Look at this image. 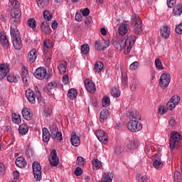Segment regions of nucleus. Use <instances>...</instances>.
Listing matches in <instances>:
<instances>
[{
	"mask_svg": "<svg viewBox=\"0 0 182 182\" xmlns=\"http://www.w3.org/2000/svg\"><path fill=\"white\" fill-rule=\"evenodd\" d=\"M0 42L1 46H3L4 49H8V48H9V41H8L6 35L4 32L0 33Z\"/></svg>",
	"mask_w": 182,
	"mask_h": 182,
	"instance_id": "nucleus-17",
	"label": "nucleus"
},
{
	"mask_svg": "<svg viewBox=\"0 0 182 182\" xmlns=\"http://www.w3.org/2000/svg\"><path fill=\"white\" fill-rule=\"evenodd\" d=\"M139 147V141L136 139L128 141L127 142V150H136Z\"/></svg>",
	"mask_w": 182,
	"mask_h": 182,
	"instance_id": "nucleus-23",
	"label": "nucleus"
},
{
	"mask_svg": "<svg viewBox=\"0 0 182 182\" xmlns=\"http://www.w3.org/2000/svg\"><path fill=\"white\" fill-rule=\"evenodd\" d=\"M103 63L100 62V61H97L96 62L95 65V73L97 72L98 73H100V72H102V70H103Z\"/></svg>",
	"mask_w": 182,
	"mask_h": 182,
	"instance_id": "nucleus-41",
	"label": "nucleus"
},
{
	"mask_svg": "<svg viewBox=\"0 0 182 182\" xmlns=\"http://www.w3.org/2000/svg\"><path fill=\"white\" fill-rule=\"evenodd\" d=\"M127 127L129 132L133 133H136V132H140L143 127L141 126V122L139 121H129L127 124Z\"/></svg>",
	"mask_w": 182,
	"mask_h": 182,
	"instance_id": "nucleus-4",
	"label": "nucleus"
},
{
	"mask_svg": "<svg viewBox=\"0 0 182 182\" xmlns=\"http://www.w3.org/2000/svg\"><path fill=\"white\" fill-rule=\"evenodd\" d=\"M11 119L16 124H19L21 122V115L19 114L13 113L11 115Z\"/></svg>",
	"mask_w": 182,
	"mask_h": 182,
	"instance_id": "nucleus-38",
	"label": "nucleus"
},
{
	"mask_svg": "<svg viewBox=\"0 0 182 182\" xmlns=\"http://www.w3.org/2000/svg\"><path fill=\"white\" fill-rule=\"evenodd\" d=\"M131 23L132 29L136 35H140V33L143 32L141 19H140V17H139V16H137L136 14H133L132 16Z\"/></svg>",
	"mask_w": 182,
	"mask_h": 182,
	"instance_id": "nucleus-2",
	"label": "nucleus"
},
{
	"mask_svg": "<svg viewBox=\"0 0 182 182\" xmlns=\"http://www.w3.org/2000/svg\"><path fill=\"white\" fill-rule=\"evenodd\" d=\"M9 73V66L6 65L5 64L0 65V79H4L6 77Z\"/></svg>",
	"mask_w": 182,
	"mask_h": 182,
	"instance_id": "nucleus-19",
	"label": "nucleus"
},
{
	"mask_svg": "<svg viewBox=\"0 0 182 182\" xmlns=\"http://www.w3.org/2000/svg\"><path fill=\"white\" fill-rule=\"evenodd\" d=\"M37 4L39 8L43 9L49 5V0H37Z\"/></svg>",
	"mask_w": 182,
	"mask_h": 182,
	"instance_id": "nucleus-37",
	"label": "nucleus"
},
{
	"mask_svg": "<svg viewBox=\"0 0 182 182\" xmlns=\"http://www.w3.org/2000/svg\"><path fill=\"white\" fill-rule=\"evenodd\" d=\"M74 173L75 176H82V173H83V171L82 170V168L77 167Z\"/></svg>",
	"mask_w": 182,
	"mask_h": 182,
	"instance_id": "nucleus-60",
	"label": "nucleus"
},
{
	"mask_svg": "<svg viewBox=\"0 0 182 182\" xmlns=\"http://www.w3.org/2000/svg\"><path fill=\"white\" fill-rule=\"evenodd\" d=\"M43 46H44V48H46V49H50V48H52V44H50V40H47L44 41Z\"/></svg>",
	"mask_w": 182,
	"mask_h": 182,
	"instance_id": "nucleus-61",
	"label": "nucleus"
},
{
	"mask_svg": "<svg viewBox=\"0 0 182 182\" xmlns=\"http://www.w3.org/2000/svg\"><path fill=\"white\" fill-rule=\"evenodd\" d=\"M172 14L174 15V16H180L182 14V5L178 4L173 9Z\"/></svg>",
	"mask_w": 182,
	"mask_h": 182,
	"instance_id": "nucleus-34",
	"label": "nucleus"
},
{
	"mask_svg": "<svg viewBox=\"0 0 182 182\" xmlns=\"http://www.w3.org/2000/svg\"><path fill=\"white\" fill-rule=\"evenodd\" d=\"M129 122H140L141 120V115L140 112L136 109H131L127 114Z\"/></svg>",
	"mask_w": 182,
	"mask_h": 182,
	"instance_id": "nucleus-7",
	"label": "nucleus"
},
{
	"mask_svg": "<svg viewBox=\"0 0 182 182\" xmlns=\"http://www.w3.org/2000/svg\"><path fill=\"white\" fill-rule=\"evenodd\" d=\"M71 144L75 146V147H77L80 145V139L77 135H76V132H73L71 134L70 138Z\"/></svg>",
	"mask_w": 182,
	"mask_h": 182,
	"instance_id": "nucleus-22",
	"label": "nucleus"
},
{
	"mask_svg": "<svg viewBox=\"0 0 182 182\" xmlns=\"http://www.w3.org/2000/svg\"><path fill=\"white\" fill-rule=\"evenodd\" d=\"M50 132H51V137L55 140V139H57L58 141H62L63 140V138L62 137V132H58V127L53 125L50 127Z\"/></svg>",
	"mask_w": 182,
	"mask_h": 182,
	"instance_id": "nucleus-14",
	"label": "nucleus"
},
{
	"mask_svg": "<svg viewBox=\"0 0 182 182\" xmlns=\"http://www.w3.org/2000/svg\"><path fill=\"white\" fill-rule=\"evenodd\" d=\"M21 79L24 85H26V83H28V79H29V73L28 72V69H26V67L25 66H23L21 70Z\"/></svg>",
	"mask_w": 182,
	"mask_h": 182,
	"instance_id": "nucleus-25",
	"label": "nucleus"
},
{
	"mask_svg": "<svg viewBox=\"0 0 182 182\" xmlns=\"http://www.w3.org/2000/svg\"><path fill=\"white\" fill-rule=\"evenodd\" d=\"M111 95L113 97H119L120 96V90L117 87H114L111 90Z\"/></svg>",
	"mask_w": 182,
	"mask_h": 182,
	"instance_id": "nucleus-43",
	"label": "nucleus"
},
{
	"mask_svg": "<svg viewBox=\"0 0 182 182\" xmlns=\"http://www.w3.org/2000/svg\"><path fill=\"white\" fill-rule=\"evenodd\" d=\"M48 160L50 166H52L53 167H55V166H58V164H59V158L58 157L56 149H53L51 151Z\"/></svg>",
	"mask_w": 182,
	"mask_h": 182,
	"instance_id": "nucleus-12",
	"label": "nucleus"
},
{
	"mask_svg": "<svg viewBox=\"0 0 182 182\" xmlns=\"http://www.w3.org/2000/svg\"><path fill=\"white\" fill-rule=\"evenodd\" d=\"M155 65L157 69L163 70V64L161 63V60L159 58H156Z\"/></svg>",
	"mask_w": 182,
	"mask_h": 182,
	"instance_id": "nucleus-52",
	"label": "nucleus"
},
{
	"mask_svg": "<svg viewBox=\"0 0 182 182\" xmlns=\"http://www.w3.org/2000/svg\"><path fill=\"white\" fill-rule=\"evenodd\" d=\"M62 82L64 85H68L69 83V75H64L63 76Z\"/></svg>",
	"mask_w": 182,
	"mask_h": 182,
	"instance_id": "nucleus-58",
	"label": "nucleus"
},
{
	"mask_svg": "<svg viewBox=\"0 0 182 182\" xmlns=\"http://www.w3.org/2000/svg\"><path fill=\"white\" fill-rule=\"evenodd\" d=\"M29 130V127L26 124H21L18 127V133L20 134H26Z\"/></svg>",
	"mask_w": 182,
	"mask_h": 182,
	"instance_id": "nucleus-35",
	"label": "nucleus"
},
{
	"mask_svg": "<svg viewBox=\"0 0 182 182\" xmlns=\"http://www.w3.org/2000/svg\"><path fill=\"white\" fill-rule=\"evenodd\" d=\"M28 26L30 28H32V29H33L34 28H36V21L35 20V18H31L28 20Z\"/></svg>",
	"mask_w": 182,
	"mask_h": 182,
	"instance_id": "nucleus-46",
	"label": "nucleus"
},
{
	"mask_svg": "<svg viewBox=\"0 0 182 182\" xmlns=\"http://www.w3.org/2000/svg\"><path fill=\"white\" fill-rule=\"evenodd\" d=\"M26 97H27L28 102L31 103V105L35 104V99H36V95H35V92L32 90H27L26 91Z\"/></svg>",
	"mask_w": 182,
	"mask_h": 182,
	"instance_id": "nucleus-20",
	"label": "nucleus"
},
{
	"mask_svg": "<svg viewBox=\"0 0 182 182\" xmlns=\"http://www.w3.org/2000/svg\"><path fill=\"white\" fill-rule=\"evenodd\" d=\"M113 45L116 49H118V50H122V46H120V38H118L117 41H114Z\"/></svg>",
	"mask_w": 182,
	"mask_h": 182,
	"instance_id": "nucleus-50",
	"label": "nucleus"
},
{
	"mask_svg": "<svg viewBox=\"0 0 182 182\" xmlns=\"http://www.w3.org/2000/svg\"><path fill=\"white\" fill-rule=\"evenodd\" d=\"M114 152H115V154H117V156L122 154V153H123V149H122V146H116L114 149Z\"/></svg>",
	"mask_w": 182,
	"mask_h": 182,
	"instance_id": "nucleus-57",
	"label": "nucleus"
},
{
	"mask_svg": "<svg viewBox=\"0 0 182 182\" xmlns=\"http://www.w3.org/2000/svg\"><path fill=\"white\" fill-rule=\"evenodd\" d=\"M52 16L53 15L50 14V12H49V11H45L43 12V18L46 21H50L52 19Z\"/></svg>",
	"mask_w": 182,
	"mask_h": 182,
	"instance_id": "nucleus-49",
	"label": "nucleus"
},
{
	"mask_svg": "<svg viewBox=\"0 0 182 182\" xmlns=\"http://www.w3.org/2000/svg\"><path fill=\"white\" fill-rule=\"evenodd\" d=\"M32 167L36 181H41L42 180V168L41 164L38 161H34Z\"/></svg>",
	"mask_w": 182,
	"mask_h": 182,
	"instance_id": "nucleus-3",
	"label": "nucleus"
},
{
	"mask_svg": "<svg viewBox=\"0 0 182 182\" xmlns=\"http://www.w3.org/2000/svg\"><path fill=\"white\" fill-rule=\"evenodd\" d=\"M68 63L66 62L61 63L58 65V70L61 75H65L66 73V65Z\"/></svg>",
	"mask_w": 182,
	"mask_h": 182,
	"instance_id": "nucleus-40",
	"label": "nucleus"
},
{
	"mask_svg": "<svg viewBox=\"0 0 182 182\" xmlns=\"http://www.w3.org/2000/svg\"><path fill=\"white\" fill-rule=\"evenodd\" d=\"M109 116V110L107 109H103L100 113V122L103 123L105 120H107Z\"/></svg>",
	"mask_w": 182,
	"mask_h": 182,
	"instance_id": "nucleus-26",
	"label": "nucleus"
},
{
	"mask_svg": "<svg viewBox=\"0 0 182 182\" xmlns=\"http://www.w3.org/2000/svg\"><path fill=\"white\" fill-rule=\"evenodd\" d=\"M18 80H19V75H18L7 76V80L10 83H17Z\"/></svg>",
	"mask_w": 182,
	"mask_h": 182,
	"instance_id": "nucleus-39",
	"label": "nucleus"
},
{
	"mask_svg": "<svg viewBox=\"0 0 182 182\" xmlns=\"http://www.w3.org/2000/svg\"><path fill=\"white\" fill-rule=\"evenodd\" d=\"M110 46V41L109 40H102L100 42L96 41L95 42V48L96 50H105Z\"/></svg>",
	"mask_w": 182,
	"mask_h": 182,
	"instance_id": "nucleus-10",
	"label": "nucleus"
},
{
	"mask_svg": "<svg viewBox=\"0 0 182 182\" xmlns=\"http://www.w3.org/2000/svg\"><path fill=\"white\" fill-rule=\"evenodd\" d=\"M77 164L78 166H83L85 164V159L82 156H78L77 158Z\"/></svg>",
	"mask_w": 182,
	"mask_h": 182,
	"instance_id": "nucleus-53",
	"label": "nucleus"
},
{
	"mask_svg": "<svg viewBox=\"0 0 182 182\" xmlns=\"http://www.w3.org/2000/svg\"><path fill=\"white\" fill-rule=\"evenodd\" d=\"M36 50L32 49L28 54V62L33 63L36 60Z\"/></svg>",
	"mask_w": 182,
	"mask_h": 182,
	"instance_id": "nucleus-29",
	"label": "nucleus"
},
{
	"mask_svg": "<svg viewBox=\"0 0 182 182\" xmlns=\"http://www.w3.org/2000/svg\"><path fill=\"white\" fill-rule=\"evenodd\" d=\"M90 50V48L89 47V44H83L81 46L82 55H87Z\"/></svg>",
	"mask_w": 182,
	"mask_h": 182,
	"instance_id": "nucleus-42",
	"label": "nucleus"
},
{
	"mask_svg": "<svg viewBox=\"0 0 182 182\" xmlns=\"http://www.w3.org/2000/svg\"><path fill=\"white\" fill-rule=\"evenodd\" d=\"M49 140H50V133L49 130H48V128L44 127L43 129V141H45V143H48Z\"/></svg>",
	"mask_w": 182,
	"mask_h": 182,
	"instance_id": "nucleus-32",
	"label": "nucleus"
},
{
	"mask_svg": "<svg viewBox=\"0 0 182 182\" xmlns=\"http://www.w3.org/2000/svg\"><path fill=\"white\" fill-rule=\"evenodd\" d=\"M129 40L127 41L123 38H119V45L121 46V50L124 49V55H129L130 53V50H132V46L129 44Z\"/></svg>",
	"mask_w": 182,
	"mask_h": 182,
	"instance_id": "nucleus-9",
	"label": "nucleus"
},
{
	"mask_svg": "<svg viewBox=\"0 0 182 182\" xmlns=\"http://www.w3.org/2000/svg\"><path fill=\"white\" fill-rule=\"evenodd\" d=\"M95 134L97 138L101 143H103L104 144H107V136H106V133L102 129L97 130Z\"/></svg>",
	"mask_w": 182,
	"mask_h": 182,
	"instance_id": "nucleus-16",
	"label": "nucleus"
},
{
	"mask_svg": "<svg viewBox=\"0 0 182 182\" xmlns=\"http://www.w3.org/2000/svg\"><path fill=\"white\" fill-rule=\"evenodd\" d=\"M10 5L13 9H11V18H14L13 15H15V18H16L17 14H20V18L22 16V13L21 12V10H19V1L16 0H9Z\"/></svg>",
	"mask_w": 182,
	"mask_h": 182,
	"instance_id": "nucleus-5",
	"label": "nucleus"
},
{
	"mask_svg": "<svg viewBox=\"0 0 182 182\" xmlns=\"http://www.w3.org/2000/svg\"><path fill=\"white\" fill-rule=\"evenodd\" d=\"M137 68H139V62L135 61L130 66L129 69L131 70H136Z\"/></svg>",
	"mask_w": 182,
	"mask_h": 182,
	"instance_id": "nucleus-54",
	"label": "nucleus"
},
{
	"mask_svg": "<svg viewBox=\"0 0 182 182\" xmlns=\"http://www.w3.org/2000/svg\"><path fill=\"white\" fill-rule=\"evenodd\" d=\"M10 35L11 36V41L21 38V33H19V30H18V25L21 23V14L18 13L16 16L13 14V18H10Z\"/></svg>",
	"mask_w": 182,
	"mask_h": 182,
	"instance_id": "nucleus-1",
	"label": "nucleus"
},
{
	"mask_svg": "<svg viewBox=\"0 0 182 182\" xmlns=\"http://www.w3.org/2000/svg\"><path fill=\"white\" fill-rule=\"evenodd\" d=\"M170 74L168 73H164L161 75L160 80H159V85L162 89H166L170 85Z\"/></svg>",
	"mask_w": 182,
	"mask_h": 182,
	"instance_id": "nucleus-8",
	"label": "nucleus"
},
{
	"mask_svg": "<svg viewBox=\"0 0 182 182\" xmlns=\"http://www.w3.org/2000/svg\"><path fill=\"white\" fill-rule=\"evenodd\" d=\"M129 31V25L127 23L122 24L119 26L118 32L121 36H124Z\"/></svg>",
	"mask_w": 182,
	"mask_h": 182,
	"instance_id": "nucleus-27",
	"label": "nucleus"
},
{
	"mask_svg": "<svg viewBox=\"0 0 182 182\" xmlns=\"http://www.w3.org/2000/svg\"><path fill=\"white\" fill-rule=\"evenodd\" d=\"M26 164V160L22 156L18 157L16 159V165L17 167H20V168L25 167Z\"/></svg>",
	"mask_w": 182,
	"mask_h": 182,
	"instance_id": "nucleus-31",
	"label": "nucleus"
},
{
	"mask_svg": "<svg viewBox=\"0 0 182 182\" xmlns=\"http://www.w3.org/2000/svg\"><path fill=\"white\" fill-rule=\"evenodd\" d=\"M177 143H178L177 142V141L170 139L169 146L172 150H174V149H176V146H177Z\"/></svg>",
	"mask_w": 182,
	"mask_h": 182,
	"instance_id": "nucleus-55",
	"label": "nucleus"
},
{
	"mask_svg": "<svg viewBox=\"0 0 182 182\" xmlns=\"http://www.w3.org/2000/svg\"><path fill=\"white\" fill-rule=\"evenodd\" d=\"M176 33H178V35H181L182 33V23H180L178 25L175 29Z\"/></svg>",
	"mask_w": 182,
	"mask_h": 182,
	"instance_id": "nucleus-63",
	"label": "nucleus"
},
{
	"mask_svg": "<svg viewBox=\"0 0 182 182\" xmlns=\"http://www.w3.org/2000/svg\"><path fill=\"white\" fill-rule=\"evenodd\" d=\"M52 113V109L50 108H47L45 112H44V116L46 117H49L50 116V114Z\"/></svg>",
	"mask_w": 182,
	"mask_h": 182,
	"instance_id": "nucleus-64",
	"label": "nucleus"
},
{
	"mask_svg": "<svg viewBox=\"0 0 182 182\" xmlns=\"http://www.w3.org/2000/svg\"><path fill=\"white\" fill-rule=\"evenodd\" d=\"M22 116L25 120H32L33 117V113L29 108H23L21 111Z\"/></svg>",
	"mask_w": 182,
	"mask_h": 182,
	"instance_id": "nucleus-18",
	"label": "nucleus"
},
{
	"mask_svg": "<svg viewBox=\"0 0 182 182\" xmlns=\"http://www.w3.org/2000/svg\"><path fill=\"white\" fill-rule=\"evenodd\" d=\"M180 103V97L178 95H173L169 100L166 105V108L168 110H173Z\"/></svg>",
	"mask_w": 182,
	"mask_h": 182,
	"instance_id": "nucleus-11",
	"label": "nucleus"
},
{
	"mask_svg": "<svg viewBox=\"0 0 182 182\" xmlns=\"http://www.w3.org/2000/svg\"><path fill=\"white\" fill-rule=\"evenodd\" d=\"M176 5V0H167L168 8H173Z\"/></svg>",
	"mask_w": 182,
	"mask_h": 182,
	"instance_id": "nucleus-62",
	"label": "nucleus"
},
{
	"mask_svg": "<svg viewBox=\"0 0 182 182\" xmlns=\"http://www.w3.org/2000/svg\"><path fill=\"white\" fill-rule=\"evenodd\" d=\"M92 164L93 167H95V168H97V170H99V168H100V167H102V162L100 161H99V159H97L92 160Z\"/></svg>",
	"mask_w": 182,
	"mask_h": 182,
	"instance_id": "nucleus-44",
	"label": "nucleus"
},
{
	"mask_svg": "<svg viewBox=\"0 0 182 182\" xmlns=\"http://www.w3.org/2000/svg\"><path fill=\"white\" fill-rule=\"evenodd\" d=\"M85 86L87 92L93 95L95 92H96V85L93 83V81L90 80V79H86L84 81Z\"/></svg>",
	"mask_w": 182,
	"mask_h": 182,
	"instance_id": "nucleus-15",
	"label": "nucleus"
},
{
	"mask_svg": "<svg viewBox=\"0 0 182 182\" xmlns=\"http://www.w3.org/2000/svg\"><path fill=\"white\" fill-rule=\"evenodd\" d=\"M102 103L103 107H107L108 106H110V99H109L107 96H104Z\"/></svg>",
	"mask_w": 182,
	"mask_h": 182,
	"instance_id": "nucleus-45",
	"label": "nucleus"
},
{
	"mask_svg": "<svg viewBox=\"0 0 182 182\" xmlns=\"http://www.w3.org/2000/svg\"><path fill=\"white\" fill-rule=\"evenodd\" d=\"M126 40L129 41L128 45H129V46H132V45H134V42H136V37L135 36H131Z\"/></svg>",
	"mask_w": 182,
	"mask_h": 182,
	"instance_id": "nucleus-51",
	"label": "nucleus"
},
{
	"mask_svg": "<svg viewBox=\"0 0 182 182\" xmlns=\"http://www.w3.org/2000/svg\"><path fill=\"white\" fill-rule=\"evenodd\" d=\"M174 181L175 182L181 181V173L178 171H176L174 173Z\"/></svg>",
	"mask_w": 182,
	"mask_h": 182,
	"instance_id": "nucleus-48",
	"label": "nucleus"
},
{
	"mask_svg": "<svg viewBox=\"0 0 182 182\" xmlns=\"http://www.w3.org/2000/svg\"><path fill=\"white\" fill-rule=\"evenodd\" d=\"M160 33L164 39H168L170 37V28L167 26H164L160 29Z\"/></svg>",
	"mask_w": 182,
	"mask_h": 182,
	"instance_id": "nucleus-24",
	"label": "nucleus"
},
{
	"mask_svg": "<svg viewBox=\"0 0 182 182\" xmlns=\"http://www.w3.org/2000/svg\"><path fill=\"white\" fill-rule=\"evenodd\" d=\"M34 76L36 79L43 80V79H49V75H47L46 68L40 67L37 68L34 73Z\"/></svg>",
	"mask_w": 182,
	"mask_h": 182,
	"instance_id": "nucleus-6",
	"label": "nucleus"
},
{
	"mask_svg": "<svg viewBox=\"0 0 182 182\" xmlns=\"http://www.w3.org/2000/svg\"><path fill=\"white\" fill-rule=\"evenodd\" d=\"M153 166L157 170H160V168H163V163H161V161H160L159 160H155L154 161Z\"/></svg>",
	"mask_w": 182,
	"mask_h": 182,
	"instance_id": "nucleus-47",
	"label": "nucleus"
},
{
	"mask_svg": "<svg viewBox=\"0 0 182 182\" xmlns=\"http://www.w3.org/2000/svg\"><path fill=\"white\" fill-rule=\"evenodd\" d=\"M13 46L16 50H20L22 49V39L20 38L12 40Z\"/></svg>",
	"mask_w": 182,
	"mask_h": 182,
	"instance_id": "nucleus-28",
	"label": "nucleus"
},
{
	"mask_svg": "<svg viewBox=\"0 0 182 182\" xmlns=\"http://www.w3.org/2000/svg\"><path fill=\"white\" fill-rule=\"evenodd\" d=\"M102 182H112L113 181V173L110 172L105 173L101 179Z\"/></svg>",
	"mask_w": 182,
	"mask_h": 182,
	"instance_id": "nucleus-30",
	"label": "nucleus"
},
{
	"mask_svg": "<svg viewBox=\"0 0 182 182\" xmlns=\"http://www.w3.org/2000/svg\"><path fill=\"white\" fill-rule=\"evenodd\" d=\"M5 174V165L4 163H0V176Z\"/></svg>",
	"mask_w": 182,
	"mask_h": 182,
	"instance_id": "nucleus-59",
	"label": "nucleus"
},
{
	"mask_svg": "<svg viewBox=\"0 0 182 182\" xmlns=\"http://www.w3.org/2000/svg\"><path fill=\"white\" fill-rule=\"evenodd\" d=\"M60 87H62V84H60V82H59L58 81H53L49 82L44 87V92L46 93H49L50 92H51V90H53V89H59Z\"/></svg>",
	"mask_w": 182,
	"mask_h": 182,
	"instance_id": "nucleus-13",
	"label": "nucleus"
},
{
	"mask_svg": "<svg viewBox=\"0 0 182 182\" xmlns=\"http://www.w3.org/2000/svg\"><path fill=\"white\" fill-rule=\"evenodd\" d=\"M41 28L42 32H43V33H46V35H49L52 32V30L50 29V25L48 21L42 22L41 25Z\"/></svg>",
	"mask_w": 182,
	"mask_h": 182,
	"instance_id": "nucleus-21",
	"label": "nucleus"
},
{
	"mask_svg": "<svg viewBox=\"0 0 182 182\" xmlns=\"http://www.w3.org/2000/svg\"><path fill=\"white\" fill-rule=\"evenodd\" d=\"M171 139L178 143L181 140V135L178 132H173L171 134Z\"/></svg>",
	"mask_w": 182,
	"mask_h": 182,
	"instance_id": "nucleus-36",
	"label": "nucleus"
},
{
	"mask_svg": "<svg viewBox=\"0 0 182 182\" xmlns=\"http://www.w3.org/2000/svg\"><path fill=\"white\" fill-rule=\"evenodd\" d=\"M158 113H159V114H166V113H167V109H166L164 106H161L159 107Z\"/></svg>",
	"mask_w": 182,
	"mask_h": 182,
	"instance_id": "nucleus-56",
	"label": "nucleus"
},
{
	"mask_svg": "<svg viewBox=\"0 0 182 182\" xmlns=\"http://www.w3.org/2000/svg\"><path fill=\"white\" fill-rule=\"evenodd\" d=\"M68 97L70 100H75L77 97V90L75 88H71L68 90Z\"/></svg>",
	"mask_w": 182,
	"mask_h": 182,
	"instance_id": "nucleus-33",
	"label": "nucleus"
}]
</instances>
